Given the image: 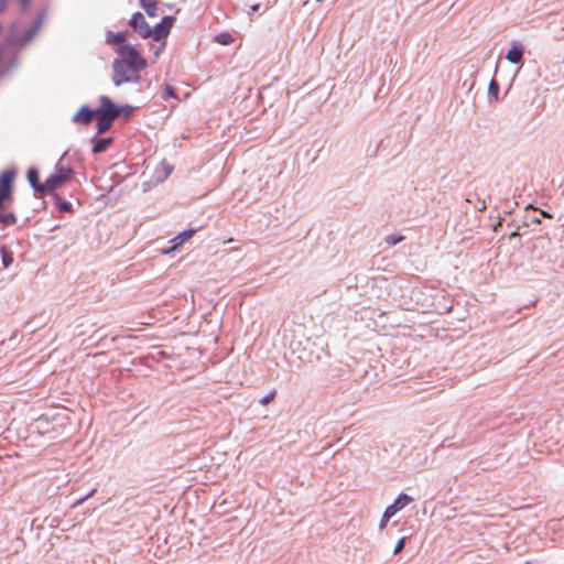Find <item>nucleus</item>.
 <instances>
[{
  "mask_svg": "<svg viewBox=\"0 0 564 564\" xmlns=\"http://www.w3.org/2000/svg\"><path fill=\"white\" fill-rule=\"evenodd\" d=\"M399 512V510L391 503L389 505L384 511H383V516H384V520L386 521H389L392 517H394L397 513Z\"/></svg>",
  "mask_w": 564,
  "mask_h": 564,
  "instance_id": "cd10ccee",
  "label": "nucleus"
},
{
  "mask_svg": "<svg viewBox=\"0 0 564 564\" xmlns=\"http://www.w3.org/2000/svg\"><path fill=\"white\" fill-rule=\"evenodd\" d=\"M8 0H0V14L7 9Z\"/></svg>",
  "mask_w": 564,
  "mask_h": 564,
  "instance_id": "ea45409f",
  "label": "nucleus"
},
{
  "mask_svg": "<svg viewBox=\"0 0 564 564\" xmlns=\"http://www.w3.org/2000/svg\"><path fill=\"white\" fill-rule=\"evenodd\" d=\"M90 143L93 145V148H91L93 154H100V153L106 152L109 149V147L113 143V138L112 137L100 138L96 133L94 137L90 138Z\"/></svg>",
  "mask_w": 564,
  "mask_h": 564,
  "instance_id": "2eb2a0df",
  "label": "nucleus"
},
{
  "mask_svg": "<svg viewBox=\"0 0 564 564\" xmlns=\"http://www.w3.org/2000/svg\"><path fill=\"white\" fill-rule=\"evenodd\" d=\"M96 491H97V488H93L88 494L76 499V501L74 502V507H78V506L83 505L87 499L93 497L96 494Z\"/></svg>",
  "mask_w": 564,
  "mask_h": 564,
  "instance_id": "c85d7f7f",
  "label": "nucleus"
},
{
  "mask_svg": "<svg viewBox=\"0 0 564 564\" xmlns=\"http://www.w3.org/2000/svg\"><path fill=\"white\" fill-rule=\"evenodd\" d=\"M499 91H500V85L497 82V79L492 78L488 86V98L489 101H498L499 100Z\"/></svg>",
  "mask_w": 564,
  "mask_h": 564,
  "instance_id": "4be33fe9",
  "label": "nucleus"
},
{
  "mask_svg": "<svg viewBox=\"0 0 564 564\" xmlns=\"http://www.w3.org/2000/svg\"><path fill=\"white\" fill-rule=\"evenodd\" d=\"M413 501V498L404 492H401L397 496L392 505L401 511L403 508H405L408 505H410Z\"/></svg>",
  "mask_w": 564,
  "mask_h": 564,
  "instance_id": "412c9836",
  "label": "nucleus"
},
{
  "mask_svg": "<svg viewBox=\"0 0 564 564\" xmlns=\"http://www.w3.org/2000/svg\"><path fill=\"white\" fill-rule=\"evenodd\" d=\"M105 42H106L108 45H112V46H113V51H115V52H117V50H118L119 47H121V45L131 44V43L128 41V34H127V31H117V32H113V31H107V32H106Z\"/></svg>",
  "mask_w": 564,
  "mask_h": 564,
  "instance_id": "9b49d317",
  "label": "nucleus"
},
{
  "mask_svg": "<svg viewBox=\"0 0 564 564\" xmlns=\"http://www.w3.org/2000/svg\"><path fill=\"white\" fill-rule=\"evenodd\" d=\"M388 522H389V521H386V520H384V516L382 514L381 520H380V523H379V529H380V530H382L383 528H386V525H387V523H388Z\"/></svg>",
  "mask_w": 564,
  "mask_h": 564,
  "instance_id": "a19ab883",
  "label": "nucleus"
},
{
  "mask_svg": "<svg viewBox=\"0 0 564 564\" xmlns=\"http://www.w3.org/2000/svg\"><path fill=\"white\" fill-rule=\"evenodd\" d=\"M262 8V4L261 3H254V4H251L250 6V11L251 12H259Z\"/></svg>",
  "mask_w": 564,
  "mask_h": 564,
  "instance_id": "58836bf2",
  "label": "nucleus"
},
{
  "mask_svg": "<svg viewBox=\"0 0 564 564\" xmlns=\"http://www.w3.org/2000/svg\"><path fill=\"white\" fill-rule=\"evenodd\" d=\"M524 46L520 41H513L507 51L506 58L516 65H523Z\"/></svg>",
  "mask_w": 564,
  "mask_h": 564,
  "instance_id": "9d476101",
  "label": "nucleus"
},
{
  "mask_svg": "<svg viewBox=\"0 0 564 564\" xmlns=\"http://www.w3.org/2000/svg\"><path fill=\"white\" fill-rule=\"evenodd\" d=\"M128 25L141 39L147 40L152 37V26L147 22L143 13L140 11L132 13Z\"/></svg>",
  "mask_w": 564,
  "mask_h": 564,
  "instance_id": "39448f33",
  "label": "nucleus"
},
{
  "mask_svg": "<svg viewBox=\"0 0 564 564\" xmlns=\"http://www.w3.org/2000/svg\"><path fill=\"white\" fill-rule=\"evenodd\" d=\"M64 158H65V154H62L59 158V161H63Z\"/></svg>",
  "mask_w": 564,
  "mask_h": 564,
  "instance_id": "de8ad7c7",
  "label": "nucleus"
},
{
  "mask_svg": "<svg viewBox=\"0 0 564 564\" xmlns=\"http://www.w3.org/2000/svg\"><path fill=\"white\" fill-rule=\"evenodd\" d=\"M275 394H276L275 390L270 391L269 393H267L265 395L260 398V400H259L260 404L268 405L275 398Z\"/></svg>",
  "mask_w": 564,
  "mask_h": 564,
  "instance_id": "c756f323",
  "label": "nucleus"
},
{
  "mask_svg": "<svg viewBox=\"0 0 564 564\" xmlns=\"http://www.w3.org/2000/svg\"><path fill=\"white\" fill-rule=\"evenodd\" d=\"M215 41L221 45H230L234 42V36L228 32L218 33Z\"/></svg>",
  "mask_w": 564,
  "mask_h": 564,
  "instance_id": "393cba45",
  "label": "nucleus"
},
{
  "mask_svg": "<svg viewBox=\"0 0 564 564\" xmlns=\"http://www.w3.org/2000/svg\"><path fill=\"white\" fill-rule=\"evenodd\" d=\"M43 21H44V13H40L36 19L34 20L33 24L31 25V28L35 31V32H39V30L42 28V24H43Z\"/></svg>",
  "mask_w": 564,
  "mask_h": 564,
  "instance_id": "7c9ffc66",
  "label": "nucleus"
},
{
  "mask_svg": "<svg viewBox=\"0 0 564 564\" xmlns=\"http://www.w3.org/2000/svg\"><path fill=\"white\" fill-rule=\"evenodd\" d=\"M9 199H12V197L9 195H4V193L0 191V207L3 206V204Z\"/></svg>",
  "mask_w": 564,
  "mask_h": 564,
  "instance_id": "4c0bfd02",
  "label": "nucleus"
},
{
  "mask_svg": "<svg viewBox=\"0 0 564 564\" xmlns=\"http://www.w3.org/2000/svg\"><path fill=\"white\" fill-rule=\"evenodd\" d=\"M26 178L35 194H41L43 183L40 181V171L35 166H31L26 171Z\"/></svg>",
  "mask_w": 564,
  "mask_h": 564,
  "instance_id": "dca6fc26",
  "label": "nucleus"
},
{
  "mask_svg": "<svg viewBox=\"0 0 564 564\" xmlns=\"http://www.w3.org/2000/svg\"><path fill=\"white\" fill-rule=\"evenodd\" d=\"M176 21L175 15H164L160 22L152 26V40L161 41L166 40L170 35L171 30Z\"/></svg>",
  "mask_w": 564,
  "mask_h": 564,
  "instance_id": "423d86ee",
  "label": "nucleus"
},
{
  "mask_svg": "<svg viewBox=\"0 0 564 564\" xmlns=\"http://www.w3.org/2000/svg\"><path fill=\"white\" fill-rule=\"evenodd\" d=\"M64 158H65V154H62L59 158V161H63Z\"/></svg>",
  "mask_w": 564,
  "mask_h": 564,
  "instance_id": "49530a36",
  "label": "nucleus"
},
{
  "mask_svg": "<svg viewBox=\"0 0 564 564\" xmlns=\"http://www.w3.org/2000/svg\"><path fill=\"white\" fill-rule=\"evenodd\" d=\"M536 214H538V213H533V212H532V215H531V213L529 212L527 217H528V219H529L531 223H533V224H540V223H541V220H540V217H539V216H536Z\"/></svg>",
  "mask_w": 564,
  "mask_h": 564,
  "instance_id": "c9c22d12",
  "label": "nucleus"
},
{
  "mask_svg": "<svg viewBox=\"0 0 564 564\" xmlns=\"http://www.w3.org/2000/svg\"><path fill=\"white\" fill-rule=\"evenodd\" d=\"M64 158H65V154H62L59 158V161H63Z\"/></svg>",
  "mask_w": 564,
  "mask_h": 564,
  "instance_id": "a18cd8bd",
  "label": "nucleus"
},
{
  "mask_svg": "<svg viewBox=\"0 0 564 564\" xmlns=\"http://www.w3.org/2000/svg\"><path fill=\"white\" fill-rule=\"evenodd\" d=\"M162 165H163L164 174L161 180L164 181L172 173L173 166L167 164L165 161L162 162Z\"/></svg>",
  "mask_w": 564,
  "mask_h": 564,
  "instance_id": "72a5a7b5",
  "label": "nucleus"
},
{
  "mask_svg": "<svg viewBox=\"0 0 564 564\" xmlns=\"http://www.w3.org/2000/svg\"><path fill=\"white\" fill-rule=\"evenodd\" d=\"M37 34L32 28L28 29L22 35H9L7 44L10 46H24Z\"/></svg>",
  "mask_w": 564,
  "mask_h": 564,
  "instance_id": "4468645a",
  "label": "nucleus"
},
{
  "mask_svg": "<svg viewBox=\"0 0 564 564\" xmlns=\"http://www.w3.org/2000/svg\"><path fill=\"white\" fill-rule=\"evenodd\" d=\"M115 53L117 54V57L113 58L112 63L148 64L145 57L133 44L121 45V47H119Z\"/></svg>",
  "mask_w": 564,
  "mask_h": 564,
  "instance_id": "20e7f679",
  "label": "nucleus"
},
{
  "mask_svg": "<svg viewBox=\"0 0 564 564\" xmlns=\"http://www.w3.org/2000/svg\"><path fill=\"white\" fill-rule=\"evenodd\" d=\"M0 223L4 227L13 226L17 223V216L13 212H0Z\"/></svg>",
  "mask_w": 564,
  "mask_h": 564,
  "instance_id": "5701e85b",
  "label": "nucleus"
},
{
  "mask_svg": "<svg viewBox=\"0 0 564 564\" xmlns=\"http://www.w3.org/2000/svg\"><path fill=\"white\" fill-rule=\"evenodd\" d=\"M15 176L17 169L13 166L0 173V191H2L4 195L13 197Z\"/></svg>",
  "mask_w": 564,
  "mask_h": 564,
  "instance_id": "6e6552de",
  "label": "nucleus"
},
{
  "mask_svg": "<svg viewBox=\"0 0 564 564\" xmlns=\"http://www.w3.org/2000/svg\"><path fill=\"white\" fill-rule=\"evenodd\" d=\"M148 17L154 18L158 15V2H150L140 7Z\"/></svg>",
  "mask_w": 564,
  "mask_h": 564,
  "instance_id": "a878e982",
  "label": "nucleus"
},
{
  "mask_svg": "<svg viewBox=\"0 0 564 564\" xmlns=\"http://www.w3.org/2000/svg\"><path fill=\"white\" fill-rule=\"evenodd\" d=\"M22 11L26 12L30 9L31 0H19Z\"/></svg>",
  "mask_w": 564,
  "mask_h": 564,
  "instance_id": "e433bc0d",
  "label": "nucleus"
},
{
  "mask_svg": "<svg viewBox=\"0 0 564 564\" xmlns=\"http://www.w3.org/2000/svg\"><path fill=\"white\" fill-rule=\"evenodd\" d=\"M0 257H1L2 267L4 269H8L13 263V260H14L13 252L7 246L0 247Z\"/></svg>",
  "mask_w": 564,
  "mask_h": 564,
  "instance_id": "6ab92c4d",
  "label": "nucleus"
},
{
  "mask_svg": "<svg viewBox=\"0 0 564 564\" xmlns=\"http://www.w3.org/2000/svg\"><path fill=\"white\" fill-rule=\"evenodd\" d=\"M52 198H53L55 208L59 213H69V214L74 213L72 203L68 202L67 199L63 198L61 195L53 194Z\"/></svg>",
  "mask_w": 564,
  "mask_h": 564,
  "instance_id": "f3484780",
  "label": "nucleus"
},
{
  "mask_svg": "<svg viewBox=\"0 0 564 564\" xmlns=\"http://www.w3.org/2000/svg\"><path fill=\"white\" fill-rule=\"evenodd\" d=\"M164 45H165V44L163 43L160 47H158V48H156V51L154 52V57H159V56H160L161 51H162V48L164 47Z\"/></svg>",
  "mask_w": 564,
  "mask_h": 564,
  "instance_id": "37998d69",
  "label": "nucleus"
},
{
  "mask_svg": "<svg viewBox=\"0 0 564 564\" xmlns=\"http://www.w3.org/2000/svg\"><path fill=\"white\" fill-rule=\"evenodd\" d=\"M150 2H158V0H139V6L141 7Z\"/></svg>",
  "mask_w": 564,
  "mask_h": 564,
  "instance_id": "79ce46f5",
  "label": "nucleus"
},
{
  "mask_svg": "<svg viewBox=\"0 0 564 564\" xmlns=\"http://www.w3.org/2000/svg\"><path fill=\"white\" fill-rule=\"evenodd\" d=\"M199 229L200 227H191L178 232L170 240V242L172 243L171 247L163 249L162 253L170 254L176 251L182 245L187 242Z\"/></svg>",
  "mask_w": 564,
  "mask_h": 564,
  "instance_id": "0eeeda50",
  "label": "nucleus"
},
{
  "mask_svg": "<svg viewBox=\"0 0 564 564\" xmlns=\"http://www.w3.org/2000/svg\"><path fill=\"white\" fill-rule=\"evenodd\" d=\"M561 451H564V445L562 446V449Z\"/></svg>",
  "mask_w": 564,
  "mask_h": 564,
  "instance_id": "09e8293b",
  "label": "nucleus"
},
{
  "mask_svg": "<svg viewBox=\"0 0 564 564\" xmlns=\"http://www.w3.org/2000/svg\"><path fill=\"white\" fill-rule=\"evenodd\" d=\"M19 64V56L17 54H14L13 56H11V58L9 59L8 62V65H7V68L8 69H11L15 66H18Z\"/></svg>",
  "mask_w": 564,
  "mask_h": 564,
  "instance_id": "f704fd0d",
  "label": "nucleus"
},
{
  "mask_svg": "<svg viewBox=\"0 0 564 564\" xmlns=\"http://www.w3.org/2000/svg\"><path fill=\"white\" fill-rule=\"evenodd\" d=\"M64 184V180L52 173L43 182V188L41 191V194L53 196V194H57L56 189L62 187Z\"/></svg>",
  "mask_w": 564,
  "mask_h": 564,
  "instance_id": "ddd939ff",
  "label": "nucleus"
},
{
  "mask_svg": "<svg viewBox=\"0 0 564 564\" xmlns=\"http://www.w3.org/2000/svg\"><path fill=\"white\" fill-rule=\"evenodd\" d=\"M57 228H58V226H54L53 228H51V230H50V231H54V230H56Z\"/></svg>",
  "mask_w": 564,
  "mask_h": 564,
  "instance_id": "c03bdc74",
  "label": "nucleus"
},
{
  "mask_svg": "<svg viewBox=\"0 0 564 564\" xmlns=\"http://www.w3.org/2000/svg\"><path fill=\"white\" fill-rule=\"evenodd\" d=\"M406 539H408L406 536H402V538H400L398 540V542H397V544H395V546L393 549V554L394 555L400 553L403 550V547L405 545V542H406Z\"/></svg>",
  "mask_w": 564,
  "mask_h": 564,
  "instance_id": "473e14b6",
  "label": "nucleus"
},
{
  "mask_svg": "<svg viewBox=\"0 0 564 564\" xmlns=\"http://www.w3.org/2000/svg\"><path fill=\"white\" fill-rule=\"evenodd\" d=\"M97 112V107L91 108L89 105H83L72 117L74 124L89 126Z\"/></svg>",
  "mask_w": 564,
  "mask_h": 564,
  "instance_id": "1a4fd4ad",
  "label": "nucleus"
},
{
  "mask_svg": "<svg viewBox=\"0 0 564 564\" xmlns=\"http://www.w3.org/2000/svg\"><path fill=\"white\" fill-rule=\"evenodd\" d=\"M466 202L473 205V207L479 212L485 210L487 207L486 200L480 198L478 194H469V196L466 198Z\"/></svg>",
  "mask_w": 564,
  "mask_h": 564,
  "instance_id": "aec40b11",
  "label": "nucleus"
},
{
  "mask_svg": "<svg viewBox=\"0 0 564 564\" xmlns=\"http://www.w3.org/2000/svg\"><path fill=\"white\" fill-rule=\"evenodd\" d=\"M53 174L59 176L62 180H64V183H66L73 177L74 171L70 166L63 165L58 162L55 165Z\"/></svg>",
  "mask_w": 564,
  "mask_h": 564,
  "instance_id": "a211bd4d",
  "label": "nucleus"
},
{
  "mask_svg": "<svg viewBox=\"0 0 564 564\" xmlns=\"http://www.w3.org/2000/svg\"><path fill=\"white\" fill-rule=\"evenodd\" d=\"M105 100L109 106H112V110L116 112V119H130L134 113L135 107L129 104L118 105L107 95H105Z\"/></svg>",
  "mask_w": 564,
  "mask_h": 564,
  "instance_id": "f8f14e48",
  "label": "nucleus"
},
{
  "mask_svg": "<svg viewBox=\"0 0 564 564\" xmlns=\"http://www.w3.org/2000/svg\"><path fill=\"white\" fill-rule=\"evenodd\" d=\"M403 239H404V237H403L402 235H395V234H392V235H388V236L384 238V241H386L389 246H395V245L400 243Z\"/></svg>",
  "mask_w": 564,
  "mask_h": 564,
  "instance_id": "bb28decb",
  "label": "nucleus"
},
{
  "mask_svg": "<svg viewBox=\"0 0 564 564\" xmlns=\"http://www.w3.org/2000/svg\"><path fill=\"white\" fill-rule=\"evenodd\" d=\"M161 97L164 101H166L169 99H178L177 91H176L175 87H173L170 84L164 85V89H163Z\"/></svg>",
  "mask_w": 564,
  "mask_h": 564,
  "instance_id": "b1692460",
  "label": "nucleus"
},
{
  "mask_svg": "<svg viewBox=\"0 0 564 564\" xmlns=\"http://www.w3.org/2000/svg\"><path fill=\"white\" fill-rule=\"evenodd\" d=\"M148 67V64H120L112 63V84L120 87L123 84H138L141 79L140 73Z\"/></svg>",
  "mask_w": 564,
  "mask_h": 564,
  "instance_id": "f03ea898",
  "label": "nucleus"
},
{
  "mask_svg": "<svg viewBox=\"0 0 564 564\" xmlns=\"http://www.w3.org/2000/svg\"><path fill=\"white\" fill-rule=\"evenodd\" d=\"M96 129L97 135L108 132L116 120V112L112 110V106H109L105 100V95L99 97V106L96 112Z\"/></svg>",
  "mask_w": 564,
  "mask_h": 564,
  "instance_id": "7ed1b4c3",
  "label": "nucleus"
},
{
  "mask_svg": "<svg viewBox=\"0 0 564 564\" xmlns=\"http://www.w3.org/2000/svg\"><path fill=\"white\" fill-rule=\"evenodd\" d=\"M39 432L50 438L68 437L72 433L69 416L64 411L43 413L35 420Z\"/></svg>",
  "mask_w": 564,
  "mask_h": 564,
  "instance_id": "f257e3e1",
  "label": "nucleus"
},
{
  "mask_svg": "<svg viewBox=\"0 0 564 564\" xmlns=\"http://www.w3.org/2000/svg\"><path fill=\"white\" fill-rule=\"evenodd\" d=\"M527 209H528V210H529V209H531L533 213H538V214H539L540 216H542V217L552 218V215H551L549 212L543 210V209L538 208V207H534V206H533V205H531V204H529V205L527 206Z\"/></svg>",
  "mask_w": 564,
  "mask_h": 564,
  "instance_id": "2f4dec72",
  "label": "nucleus"
}]
</instances>
